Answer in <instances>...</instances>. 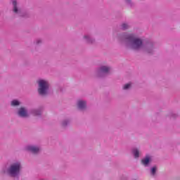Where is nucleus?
I'll list each match as a JSON object with an SVG mask.
<instances>
[{
  "label": "nucleus",
  "instance_id": "obj_1",
  "mask_svg": "<svg viewBox=\"0 0 180 180\" xmlns=\"http://www.w3.org/2000/svg\"><path fill=\"white\" fill-rule=\"evenodd\" d=\"M125 41L129 43L131 48L133 50H139L143 46V41L139 38H136L134 34H129L125 37Z\"/></svg>",
  "mask_w": 180,
  "mask_h": 180
},
{
  "label": "nucleus",
  "instance_id": "obj_2",
  "mask_svg": "<svg viewBox=\"0 0 180 180\" xmlns=\"http://www.w3.org/2000/svg\"><path fill=\"white\" fill-rule=\"evenodd\" d=\"M38 84L39 85L38 89L39 95H46L47 94V89H49V82L46 80H39Z\"/></svg>",
  "mask_w": 180,
  "mask_h": 180
},
{
  "label": "nucleus",
  "instance_id": "obj_3",
  "mask_svg": "<svg viewBox=\"0 0 180 180\" xmlns=\"http://www.w3.org/2000/svg\"><path fill=\"white\" fill-rule=\"evenodd\" d=\"M20 171V163L17 162L11 165L8 172L11 176H16Z\"/></svg>",
  "mask_w": 180,
  "mask_h": 180
},
{
  "label": "nucleus",
  "instance_id": "obj_4",
  "mask_svg": "<svg viewBox=\"0 0 180 180\" xmlns=\"http://www.w3.org/2000/svg\"><path fill=\"white\" fill-rule=\"evenodd\" d=\"M27 150L28 151H30L31 153H33V154H37V153H39V151H40V148H39L38 147L36 146H27Z\"/></svg>",
  "mask_w": 180,
  "mask_h": 180
},
{
  "label": "nucleus",
  "instance_id": "obj_5",
  "mask_svg": "<svg viewBox=\"0 0 180 180\" xmlns=\"http://www.w3.org/2000/svg\"><path fill=\"white\" fill-rule=\"evenodd\" d=\"M18 115L21 117H27V111H26V109H25V108H21L18 111Z\"/></svg>",
  "mask_w": 180,
  "mask_h": 180
},
{
  "label": "nucleus",
  "instance_id": "obj_6",
  "mask_svg": "<svg viewBox=\"0 0 180 180\" xmlns=\"http://www.w3.org/2000/svg\"><path fill=\"white\" fill-rule=\"evenodd\" d=\"M149 162H150V156H146V158L142 159L141 160V164H143V165H145V167H147Z\"/></svg>",
  "mask_w": 180,
  "mask_h": 180
},
{
  "label": "nucleus",
  "instance_id": "obj_7",
  "mask_svg": "<svg viewBox=\"0 0 180 180\" xmlns=\"http://www.w3.org/2000/svg\"><path fill=\"white\" fill-rule=\"evenodd\" d=\"M85 106H86V103H85V101H79L78 102L79 109H85Z\"/></svg>",
  "mask_w": 180,
  "mask_h": 180
},
{
  "label": "nucleus",
  "instance_id": "obj_8",
  "mask_svg": "<svg viewBox=\"0 0 180 180\" xmlns=\"http://www.w3.org/2000/svg\"><path fill=\"white\" fill-rule=\"evenodd\" d=\"M110 70V69L108 67L103 66L101 68L100 71H101V72L106 73V72H109Z\"/></svg>",
  "mask_w": 180,
  "mask_h": 180
},
{
  "label": "nucleus",
  "instance_id": "obj_9",
  "mask_svg": "<svg viewBox=\"0 0 180 180\" xmlns=\"http://www.w3.org/2000/svg\"><path fill=\"white\" fill-rule=\"evenodd\" d=\"M133 153L135 158H139V157L140 156V152L139 151V150L134 149Z\"/></svg>",
  "mask_w": 180,
  "mask_h": 180
},
{
  "label": "nucleus",
  "instance_id": "obj_10",
  "mask_svg": "<svg viewBox=\"0 0 180 180\" xmlns=\"http://www.w3.org/2000/svg\"><path fill=\"white\" fill-rule=\"evenodd\" d=\"M13 12H15V13H18V7L16 6L17 5L16 0H14L13 1Z\"/></svg>",
  "mask_w": 180,
  "mask_h": 180
},
{
  "label": "nucleus",
  "instance_id": "obj_11",
  "mask_svg": "<svg viewBox=\"0 0 180 180\" xmlns=\"http://www.w3.org/2000/svg\"><path fill=\"white\" fill-rule=\"evenodd\" d=\"M12 106H18L19 105V101L14 100L11 102Z\"/></svg>",
  "mask_w": 180,
  "mask_h": 180
},
{
  "label": "nucleus",
  "instance_id": "obj_12",
  "mask_svg": "<svg viewBox=\"0 0 180 180\" xmlns=\"http://www.w3.org/2000/svg\"><path fill=\"white\" fill-rule=\"evenodd\" d=\"M129 86H131V83H128L123 86V89H129Z\"/></svg>",
  "mask_w": 180,
  "mask_h": 180
},
{
  "label": "nucleus",
  "instance_id": "obj_13",
  "mask_svg": "<svg viewBox=\"0 0 180 180\" xmlns=\"http://www.w3.org/2000/svg\"><path fill=\"white\" fill-rule=\"evenodd\" d=\"M156 171H157V167H153L151 169V174H152V175H155Z\"/></svg>",
  "mask_w": 180,
  "mask_h": 180
},
{
  "label": "nucleus",
  "instance_id": "obj_14",
  "mask_svg": "<svg viewBox=\"0 0 180 180\" xmlns=\"http://www.w3.org/2000/svg\"><path fill=\"white\" fill-rule=\"evenodd\" d=\"M122 27L123 30H126V29H127V27H129V25H127V24H126V23H124V24H122Z\"/></svg>",
  "mask_w": 180,
  "mask_h": 180
},
{
  "label": "nucleus",
  "instance_id": "obj_15",
  "mask_svg": "<svg viewBox=\"0 0 180 180\" xmlns=\"http://www.w3.org/2000/svg\"><path fill=\"white\" fill-rule=\"evenodd\" d=\"M66 124H67V122H63V126H66Z\"/></svg>",
  "mask_w": 180,
  "mask_h": 180
},
{
  "label": "nucleus",
  "instance_id": "obj_16",
  "mask_svg": "<svg viewBox=\"0 0 180 180\" xmlns=\"http://www.w3.org/2000/svg\"><path fill=\"white\" fill-rule=\"evenodd\" d=\"M35 115H40V112H34Z\"/></svg>",
  "mask_w": 180,
  "mask_h": 180
},
{
  "label": "nucleus",
  "instance_id": "obj_17",
  "mask_svg": "<svg viewBox=\"0 0 180 180\" xmlns=\"http://www.w3.org/2000/svg\"><path fill=\"white\" fill-rule=\"evenodd\" d=\"M84 39H88V37H86V36H84Z\"/></svg>",
  "mask_w": 180,
  "mask_h": 180
}]
</instances>
